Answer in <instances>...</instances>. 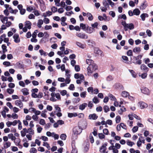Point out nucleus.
Returning a JSON list of instances; mask_svg holds the SVG:
<instances>
[{"label":"nucleus","mask_w":153,"mask_h":153,"mask_svg":"<svg viewBox=\"0 0 153 153\" xmlns=\"http://www.w3.org/2000/svg\"><path fill=\"white\" fill-rule=\"evenodd\" d=\"M76 35L77 36L81 39H87L88 38V36L83 33L77 32L76 33Z\"/></svg>","instance_id":"39448f33"},{"label":"nucleus","mask_w":153,"mask_h":153,"mask_svg":"<svg viewBox=\"0 0 153 153\" xmlns=\"http://www.w3.org/2000/svg\"><path fill=\"white\" fill-rule=\"evenodd\" d=\"M138 126H134L132 129V131L134 133L136 132L138 130Z\"/></svg>","instance_id":"052dcab7"},{"label":"nucleus","mask_w":153,"mask_h":153,"mask_svg":"<svg viewBox=\"0 0 153 153\" xmlns=\"http://www.w3.org/2000/svg\"><path fill=\"white\" fill-rule=\"evenodd\" d=\"M18 128L19 130H20L22 128V123L19 120H18Z\"/></svg>","instance_id":"bf43d9fd"},{"label":"nucleus","mask_w":153,"mask_h":153,"mask_svg":"<svg viewBox=\"0 0 153 153\" xmlns=\"http://www.w3.org/2000/svg\"><path fill=\"white\" fill-rule=\"evenodd\" d=\"M108 96L109 99L111 101H116V99L115 97L111 94H108Z\"/></svg>","instance_id":"4be33fe9"},{"label":"nucleus","mask_w":153,"mask_h":153,"mask_svg":"<svg viewBox=\"0 0 153 153\" xmlns=\"http://www.w3.org/2000/svg\"><path fill=\"white\" fill-rule=\"evenodd\" d=\"M106 149V146L104 145H103L100 148V152L101 153H107L105 152Z\"/></svg>","instance_id":"a211bd4d"},{"label":"nucleus","mask_w":153,"mask_h":153,"mask_svg":"<svg viewBox=\"0 0 153 153\" xmlns=\"http://www.w3.org/2000/svg\"><path fill=\"white\" fill-rule=\"evenodd\" d=\"M98 117L95 114H90L89 116V119L90 120H96Z\"/></svg>","instance_id":"ddd939ff"},{"label":"nucleus","mask_w":153,"mask_h":153,"mask_svg":"<svg viewBox=\"0 0 153 153\" xmlns=\"http://www.w3.org/2000/svg\"><path fill=\"white\" fill-rule=\"evenodd\" d=\"M147 3L146 1H144L141 4L140 8L141 10L145 9L147 7Z\"/></svg>","instance_id":"6e6552de"},{"label":"nucleus","mask_w":153,"mask_h":153,"mask_svg":"<svg viewBox=\"0 0 153 153\" xmlns=\"http://www.w3.org/2000/svg\"><path fill=\"white\" fill-rule=\"evenodd\" d=\"M133 52L134 53H138L140 51V47H135L134 48L133 50Z\"/></svg>","instance_id":"72a5a7b5"},{"label":"nucleus","mask_w":153,"mask_h":153,"mask_svg":"<svg viewBox=\"0 0 153 153\" xmlns=\"http://www.w3.org/2000/svg\"><path fill=\"white\" fill-rule=\"evenodd\" d=\"M97 69V66L95 64H92L89 65L87 68V74L88 75H91L93 71L96 70Z\"/></svg>","instance_id":"f03ea898"},{"label":"nucleus","mask_w":153,"mask_h":153,"mask_svg":"<svg viewBox=\"0 0 153 153\" xmlns=\"http://www.w3.org/2000/svg\"><path fill=\"white\" fill-rule=\"evenodd\" d=\"M126 144L130 146H132L134 144V142L130 141L129 140L127 141Z\"/></svg>","instance_id":"58836bf2"},{"label":"nucleus","mask_w":153,"mask_h":153,"mask_svg":"<svg viewBox=\"0 0 153 153\" xmlns=\"http://www.w3.org/2000/svg\"><path fill=\"white\" fill-rule=\"evenodd\" d=\"M30 152L31 153H36L37 152V150L34 148H32L30 149Z\"/></svg>","instance_id":"37998d69"},{"label":"nucleus","mask_w":153,"mask_h":153,"mask_svg":"<svg viewBox=\"0 0 153 153\" xmlns=\"http://www.w3.org/2000/svg\"><path fill=\"white\" fill-rule=\"evenodd\" d=\"M53 136L52 137H53L55 139H58L59 137V136L58 134H55L53 132Z\"/></svg>","instance_id":"13d9d810"},{"label":"nucleus","mask_w":153,"mask_h":153,"mask_svg":"<svg viewBox=\"0 0 153 153\" xmlns=\"http://www.w3.org/2000/svg\"><path fill=\"white\" fill-rule=\"evenodd\" d=\"M82 129L80 126H76L73 128V132L75 134H79L82 132Z\"/></svg>","instance_id":"7ed1b4c3"},{"label":"nucleus","mask_w":153,"mask_h":153,"mask_svg":"<svg viewBox=\"0 0 153 153\" xmlns=\"http://www.w3.org/2000/svg\"><path fill=\"white\" fill-rule=\"evenodd\" d=\"M8 137L9 139H11L12 141H14V143L15 142V140L16 139V138L15 136H13V134L11 133L8 135Z\"/></svg>","instance_id":"f3484780"},{"label":"nucleus","mask_w":153,"mask_h":153,"mask_svg":"<svg viewBox=\"0 0 153 153\" xmlns=\"http://www.w3.org/2000/svg\"><path fill=\"white\" fill-rule=\"evenodd\" d=\"M60 6L63 8H65V2L63 1H62L60 3Z\"/></svg>","instance_id":"e2e57ef3"},{"label":"nucleus","mask_w":153,"mask_h":153,"mask_svg":"<svg viewBox=\"0 0 153 153\" xmlns=\"http://www.w3.org/2000/svg\"><path fill=\"white\" fill-rule=\"evenodd\" d=\"M141 137H139V138L138 139V140L137 142V145L138 147H140L142 144V142L141 140H140Z\"/></svg>","instance_id":"ea45409f"},{"label":"nucleus","mask_w":153,"mask_h":153,"mask_svg":"<svg viewBox=\"0 0 153 153\" xmlns=\"http://www.w3.org/2000/svg\"><path fill=\"white\" fill-rule=\"evenodd\" d=\"M80 25V27L84 30H85L86 29L88 28V25L83 23H81Z\"/></svg>","instance_id":"b1692460"},{"label":"nucleus","mask_w":153,"mask_h":153,"mask_svg":"<svg viewBox=\"0 0 153 153\" xmlns=\"http://www.w3.org/2000/svg\"><path fill=\"white\" fill-rule=\"evenodd\" d=\"M31 22L29 21H27L25 22V26L28 29H31Z\"/></svg>","instance_id":"9b49d317"},{"label":"nucleus","mask_w":153,"mask_h":153,"mask_svg":"<svg viewBox=\"0 0 153 153\" xmlns=\"http://www.w3.org/2000/svg\"><path fill=\"white\" fill-rule=\"evenodd\" d=\"M141 92L144 94L147 95H149L150 94L149 90L146 88H144L141 90Z\"/></svg>","instance_id":"1a4fd4ad"},{"label":"nucleus","mask_w":153,"mask_h":153,"mask_svg":"<svg viewBox=\"0 0 153 153\" xmlns=\"http://www.w3.org/2000/svg\"><path fill=\"white\" fill-rule=\"evenodd\" d=\"M77 116V114L76 113H68V116L69 117L71 118L73 117H76Z\"/></svg>","instance_id":"c756f323"},{"label":"nucleus","mask_w":153,"mask_h":153,"mask_svg":"<svg viewBox=\"0 0 153 153\" xmlns=\"http://www.w3.org/2000/svg\"><path fill=\"white\" fill-rule=\"evenodd\" d=\"M87 106V104L86 103H84L80 105L79 106V109L81 110H83Z\"/></svg>","instance_id":"2eb2a0df"},{"label":"nucleus","mask_w":153,"mask_h":153,"mask_svg":"<svg viewBox=\"0 0 153 153\" xmlns=\"http://www.w3.org/2000/svg\"><path fill=\"white\" fill-rule=\"evenodd\" d=\"M15 105L21 108H22L23 107V104L22 102L20 100H17L15 102Z\"/></svg>","instance_id":"423d86ee"},{"label":"nucleus","mask_w":153,"mask_h":153,"mask_svg":"<svg viewBox=\"0 0 153 153\" xmlns=\"http://www.w3.org/2000/svg\"><path fill=\"white\" fill-rule=\"evenodd\" d=\"M99 24L97 22H95L94 24H91L92 27L94 29V28H97Z\"/></svg>","instance_id":"e433bc0d"},{"label":"nucleus","mask_w":153,"mask_h":153,"mask_svg":"<svg viewBox=\"0 0 153 153\" xmlns=\"http://www.w3.org/2000/svg\"><path fill=\"white\" fill-rule=\"evenodd\" d=\"M36 126H38V127L37 128V132L38 133H40L41 132L42 129V128L39 125H37Z\"/></svg>","instance_id":"8fccbe9b"},{"label":"nucleus","mask_w":153,"mask_h":153,"mask_svg":"<svg viewBox=\"0 0 153 153\" xmlns=\"http://www.w3.org/2000/svg\"><path fill=\"white\" fill-rule=\"evenodd\" d=\"M115 119L116 123H119L120 121L121 118L119 116H117L116 117Z\"/></svg>","instance_id":"603ef678"},{"label":"nucleus","mask_w":153,"mask_h":153,"mask_svg":"<svg viewBox=\"0 0 153 153\" xmlns=\"http://www.w3.org/2000/svg\"><path fill=\"white\" fill-rule=\"evenodd\" d=\"M21 91L22 92L23 94L24 95H27L29 94L28 90L26 88L22 89Z\"/></svg>","instance_id":"dca6fc26"},{"label":"nucleus","mask_w":153,"mask_h":153,"mask_svg":"<svg viewBox=\"0 0 153 153\" xmlns=\"http://www.w3.org/2000/svg\"><path fill=\"white\" fill-rule=\"evenodd\" d=\"M148 17V14L146 13H142L140 16V17L141 18L142 20L143 21H145L146 17Z\"/></svg>","instance_id":"aec40b11"},{"label":"nucleus","mask_w":153,"mask_h":153,"mask_svg":"<svg viewBox=\"0 0 153 153\" xmlns=\"http://www.w3.org/2000/svg\"><path fill=\"white\" fill-rule=\"evenodd\" d=\"M128 117L130 120H132L133 119L134 117H137L136 115L134 114H128Z\"/></svg>","instance_id":"393cba45"},{"label":"nucleus","mask_w":153,"mask_h":153,"mask_svg":"<svg viewBox=\"0 0 153 153\" xmlns=\"http://www.w3.org/2000/svg\"><path fill=\"white\" fill-rule=\"evenodd\" d=\"M88 92H91L92 94H93V88L91 87H89L88 88Z\"/></svg>","instance_id":"3c124183"},{"label":"nucleus","mask_w":153,"mask_h":153,"mask_svg":"<svg viewBox=\"0 0 153 153\" xmlns=\"http://www.w3.org/2000/svg\"><path fill=\"white\" fill-rule=\"evenodd\" d=\"M129 71L131 74L132 77L134 78H136V77L137 74L133 70H129Z\"/></svg>","instance_id":"bb28decb"},{"label":"nucleus","mask_w":153,"mask_h":153,"mask_svg":"<svg viewBox=\"0 0 153 153\" xmlns=\"http://www.w3.org/2000/svg\"><path fill=\"white\" fill-rule=\"evenodd\" d=\"M11 143L9 141L5 143L4 144V147L5 148H7L10 146Z\"/></svg>","instance_id":"cd10ccee"},{"label":"nucleus","mask_w":153,"mask_h":153,"mask_svg":"<svg viewBox=\"0 0 153 153\" xmlns=\"http://www.w3.org/2000/svg\"><path fill=\"white\" fill-rule=\"evenodd\" d=\"M27 133L31 135H33L34 134V130L32 128H29L27 131Z\"/></svg>","instance_id":"c85d7f7f"},{"label":"nucleus","mask_w":153,"mask_h":153,"mask_svg":"<svg viewBox=\"0 0 153 153\" xmlns=\"http://www.w3.org/2000/svg\"><path fill=\"white\" fill-rule=\"evenodd\" d=\"M51 10L53 13H55L57 11V9L55 6H53L51 8Z\"/></svg>","instance_id":"4d7b16f0"},{"label":"nucleus","mask_w":153,"mask_h":153,"mask_svg":"<svg viewBox=\"0 0 153 153\" xmlns=\"http://www.w3.org/2000/svg\"><path fill=\"white\" fill-rule=\"evenodd\" d=\"M140 69L142 71L147 72L149 70V68L144 64H142L140 65Z\"/></svg>","instance_id":"f8f14e48"},{"label":"nucleus","mask_w":153,"mask_h":153,"mask_svg":"<svg viewBox=\"0 0 153 153\" xmlns=\"http://www.w3.org/2000/svg\"><path fill=\"white\" fill-rule=\"evenodd\" d=\"M39 123L42 125H44L45 124V122L44 120L43 119H41L39 122Z\"/></svg>","instance_id":"5fc2aeb1"},{"label":"nucleus","mask_w":153,"mask_h":153,"mask_svg":"<svg viewBox=\"0 0 153 153\" xmlns=\"http://www.w3.org/2000/svg\"><path fill=\"white\" fill-rule=\"evenodd\" d=\"M127 54L128 56H132V50H128L127 52Z\"/></svg>","instance_id":"338daca9"},{"label":"nucleus","mask_w":153,"mask_h":153,"mask_svg":"<svg viewBox=\"0 0 153 153\" xmlns=\"http://www.w3.org/2000/svg\"><path fill=\"white\" fill-rule=\"evenodd\" d=\"M74 69L77 72L79 71L80 70V67L78 65H75Z\"/></svg>","instance_id":"0e129e2a"},{"label":"nucleus","mask_w":153,"mask_h":153,"mask_svg":"<svg viewBox=\"0 0 153 153\" xmlns=\"http://www.w3.org/2000/svg\"><path fill=\"white\" fill-rule=\"evenodd\" d=\"M43 20L42 19H39L38 20L37 23V26L39 28L42 27V25L43 24Z\"/></svg>","instance_id":"412c9836"},{"label":"nucleus","mask_w":153,"mask_h":153,"mask_svg":"<svg viewBox=\"0 0 153 153\" xmlns=\"http://www.w3.org/2000/svg\"><path fill=\"white\" fill-rule=\"evenodd\" d=\"M138 106L142 109L146 108L148 107V105L143 101H140L138 103Z\"/></svg>","instance_id":"20e7f679"},{"label":"nucleus","mask_w":153,"mask_h":153,"mask_svg":"<svg viewBox=\"0 0 153 153\" xmlns=\"http://www.w3.org/2000/svg\"><path fill=\"white\" fill-rule=\"evenodd\" d=\"M147 74L146 73H143L139 75V76L143 79H145L147 77Z\"/></svg>","instance_id":"f704fd0d"},{"label":"nucleus","mask_w":153,"mask_h":153,"mask_svg":"<svg viewBox=\"0 0 153 153\" xmlns=\"http://www.w3.org/2000/svg\"><path fill=\"white\" fill-rule=\"evenodd\" d=\"M43 145L44 146H46L48 150L50 149L51 148L49 144L47 142H44Z\"/></svg>","instance_id":"c9c22d12"},{"label":"nucleus","mask_w":153,"mask_h":153,"mask_svg":"<svg viewBox=\"0 0 153 153\" xmlns=\"http://www.w3.org/2000/svg\"><path fill=\"white\" fill-rule=\"evenodd\" d=\"M133 13L134 15L138 16L140 14V12L138 9H135L133 10Z\"/></svg>","instance_id":"5701e85b"},{"label":"nucleus","mask_w":153,"mask_h":153,"mask_svg":"<svg viewBox=\"0 0 153 153\" xmlns=\"http://www.w3.org/2000/svg\"><path fill=\"white\" fill-rule=\"evenodd\" d=\"M93 61L91 59H87L86 60V62L87 64H88L90 65H91L92 64H94L93 63Z\"/></svg>","instance_id":"4c0bfd02"},{"label":"nucleus","mask_w":153,"mask_h":153,"mask_svg":"<svg viewBox=\"0 0 153 153\" xmlns=\"http://www.w3.org/2000/svg\"><path fill=\"white\" fill-rule=\"evenodd\" d=\"M121 24L123 26V28L125 31L128 30V29L131 30L134 28V26L133 23L127 24L125 21H123L122 22Z\"/></svg>","instance_id":"f257e3e1"},{"label":"nucleus","mask_w":153,"mask_h":153,"mask_svg":"<svg viewBox=\"0 0 153 153\" xmlns=\"http://www.w3.org/2000/svg\"><path fill=\"white\" fill-rule=\"evenodd\" d=\"M87 16L88 17V19L89 20L91 21L93 20V16L91 13H87Z\"/></svg>","instance_id":"2f4dec72"},{"label":"nucleus","mask_w":153,"mask_h":153,"mask_svg":"<svg viewBox=\"0 0 153 153\" xmlns=\"http://www.w3.org/2000/svg\"><path fill=\"white\" fill-rule=\"evenodd\" d=\"M76 44L77 46L81 48L84 49L85 48V45L82 44L81 43L79 42H76Z\"/></svg>","instance_id":"6ab92c4d"},{"label":"nucleus","mask_w":153,"mask_h":153,"mask_svg":"<svg viewBox=\"0 0 153 153\" xmlns=\"http://www.w3.org/2000/svg\"><path fill=\"white\" fill-rule=\"evenodd\" d=\"M55 109L58 112H60L61 111L60 108L59 107L58 105H54Z\"/></svg>","instance_id":"864d4df0"},{"label":"nucleus","mask_w":153,"mask_h":153,"mask_svg":"<svg viewBox=\"0 0 153 153\" xmlns=\"http://www.w3.org/2000/svg\"><path fill=\"white\" fill-rule=\"evenodd\" d=\"M43 22H44L45 24H48L49 23L50 20L48 18H45L43 19Z\"/></svg>","instance_id":"09e8293b"},{"label":"nucleus","mask_w":153,"mask_h":153,"mask_svg":"<svg viewBox=\"0 0 153 153\" xmlns=\"http://www.w3.org/2000/svg\"><path fill=\"white\" fill-rule=\"evenodd\" d=\"M107 2V1H106V0H103L102 1V4L104 7L108 9L109 8V7Z\"/></svg>","instance_id":"a878e982"},{"label":"nucleus","mask_w":153,"mask_h":153,"mask_svg":"<svg viewBox=\"0 0 153 153\" xmlns=\"http://www.w3.org/2000/svg\"><path fill=\"white\" fill-rule=\"evenodd\" d=\"M86 91L82 92L80 94V96L82 98H85L86 97Z\"/></svg>","instance_id":"a18cd8bd"},{"label":"nucleus","mask_w":153,"mask_h":153,"mask_svg":"<svg viewBox=\"0 0 153 153\" xmlns=\"http://www.w3.org/2000/svg\"><path fill=\"white\" fill-rule=\"evenodd\" d=\"M28 18L30 19H34L35 16L33 14L31 13L28 16Z\"/></svg>","instance_id":"774afa93"},{"label":"nucleus","mask_w":153,"mask_h":153,"mask_svg":"<svg viewBox=\"0 0 153 153\" xmlns=\"http://www.w3.org/2000/svg\"><path fill=\"white\" fill-rule=\"evenodd\" d=\"M13 37L14 39V42L16 43H18L20 42V39L19 35L18 34H15L13 36Z\"/></svg>","instance_id":"0eeeda50"},{"label":"nucleus","mask_w":153,"mask_h":153,"mask_svg":"<svg viewBox=\"0 0 153 153\" xmlns=\"http://www.w3.org/2000/svg\"><path fill=\"white\" fill-rule=\"evenodd\" d=\"M60 0H54L55 5L56 6L59 7L60 6Z\"/></svg>","instance_id":"de8ad7c7"},{"label":"nucleus","mask_w":153,"mask_h":153,"mask_svg":"<svg viewBox=\"0 0 153 153\" xmlns=\"http://www.w3.org/2000/svg\"><path fill=\"white\" fill-rule=\"evenodd\" d=\"M94 31V29L92 27H90L88 30V32L89 33H91Z\"/></svg>","instance_id":"69168bd1"},{"label":"nucleus","mask_w":153,"mask_h":153,"mask_svg":"<svg viewBox=\"0 0 153 153\" xmlns=\"http://www.w3.org/2000/svg\"><path fill=\"white\" fill-rule=\"evenodd\" d=\"M90 142L91 143H93L94 142V140L93 138V137L92 135V134H90Z\"/></svg>","instance_id":"c03bdc74"},{"label":"nucleus","mask_w":153,"mask_h":153,"mask_svg":"<svg viewBox=\"0 0 153 153\" xmlns=\"http://www.w3.org/2000/svg\"><path fill=\"white\" fill-rule=\"evenodd\" d=\"M34 14L36 16H38L40 15V12L38 10H35L33 11Z\"/></svg>","instance_id":"a19ab883"},{"label":"nucleus","mask_w":153,"mask_h":153,"mask_svg":"<svg viewBox=\"0 0 153 153\" xmlns=\"http://www.w3.org/2000/svg\"><path fill=\"white\" fill-rule=\"evenodd\" d=\"M93 102L95 103H97L99 102V101L97 97H95L92 100Z\"/></svg>","instance_id":"79ce46f5"},{"label":"nucleus","mask_w":153,"mask_h":153,"mask_svg":"<svg viewBox=\"0 0 153 153\" xmlns=\"http://www.w3.org/2000/svg\"><path fill=\"white\" fill-rule=\"evenodd\" d=\"M99 138L101 139H104L105 137V135L102 133H99L98 134Z\"/></svg>","instance_id":"49530a36"},{"label":"nucleus","mask_w":153,"mask_h":153,"mask_svg":"<svg viewBox=\"0 0 153 153\" xmlns=\"http://www.w3.org/2000/svg\"><path fill=\"white\" fill-rule=\"evenodd\" d=\"M121 96L123 97H127L129 96V93L127 91H123L121 93Z\"/></svg>","instance_id":"4468645a"},{"label":"nucleus","mask_w":153,"mask_h":153,"mask_svg":"<svg viewBox=\"0 0 153 153\" xmlns=\"http://www.w3.org/2000/svg\"><path fill=\"white\" fill-rule=\"evenodd\" d=\"M57 11L59 13H62L64 11V10L63 7H61L58 9Z\"/></svg>","instance_id":"6e6d98bb"},{"label":"nucleus","mask_w":153,"mask_h":153,"mask_svg":"<svg viewBox=\"0 0 153 153\" xmlns=\"http://www.w3.org/2000/svg\"><path fill=\"white\" fill-rule=\"evenodd\" d=\"M39 52L40 55L42 56L43 55L44 56H46L47 55V52L44 51L43 50L41 49L39 50Z\"/></svg>","instance_id":"7c9ffc66"},{"label":"nucleus","mask_w":153,"mask_h":153,"mask_svg":"<svg viewBox=\"0 0 153 153\" xmlns=\"http://www.w3.org/2000/svg\"><path fill=\"white\" fill-rule=\"evenodd\" d=\"M0 19L1 21L3 24H5V22L8 21V18L7 17H4L3 15H0Z\"/></svg>","instance_id":"9d476101"},{"label":"nucleus","mask_w":153,"mask_h":153,"mask_svg":"<svg viewBox=\"0 0 153 153\" xmlns=\"http://www.w3.org/2000/svg\"><path fill=\"white\" fill-rule=\"evenodd\" d=\"M66 136L64 134H62L60 136V138L62 140H64L66 139Z\"/></svg>","instance_id":"680f3d73"},{"label":"nucleus","mask_w":153,"mask_h":153,"mask_svg":"<svg viewBox=\"0 0 153 153\" xmlns=\"http://www.w3.org/2000/svg\"><path fill=\"white\" fill-rule=\"evenodd\" d=\"M1 48L2 49L3 52V53H5L7 51V46L4 45H2L1 46Z\"/></svg>","instance_id":"473e14b6"}]
</instances>
